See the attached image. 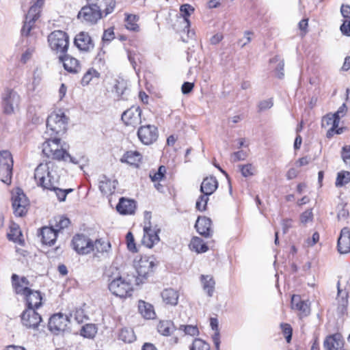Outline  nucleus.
I'll list each match as a JSON object with an SVG mask.
<instances>
[{
	"instance_id": "69168bd1",
	"label": "nucleus",
	"mask_w": 350,
	"mask_h": 350,
	"mask_svg": "<svg viewBox=\"0 0 350 350\" xmlns=\"http://www.w3.org/2000/svg\"><path fill=\"white\" fill-rule=\"evenodd\" d=\"M126 239L127 242V247L130 251L135 252L136 247L134 242V237L131 232H129L126 235Z\"/></svg>"
},
{
	"instance_id": "0eeeda50",
	"label": "nucleus",
	"mask_w": 350,
	"mask_h": 350,
	"mask_svg": "<svg viewBox=\"0 0 350 350\" xmlns=\"http://www.w3.org/2000/svg\"><path fill=\"white\" fill-rule=\"evenodd\" d=\"M31 6L25 16L24 25L21 29L23 36H28L35 22L40 16L41 8L44 4V0H29Z\"/></svg>"
},
{
	"instance_id": "9d476101",
	"label": "nucleus",
	"mask_w": 350,
	"mask_h": 350,
	"mask_svg": "<svg viewBox=\"0 0 350 350\" xmlns=\"http://www.w3.org/2000/svg\"><path fill=\"white\" fill-rule=\"evenodd\" d=\"M103 16L104 13L101 9L87 4L82 7L77 14L78 19L88 25L96 24Z\"/></svg>"
},
{
	"instance_id": "412c9836",
	"label": "nucleus",
	"mask_w": 350,
	"mask_h": 350,
	"mask_svg": "<svg viewBox=\"0 0 350 350\" xmlns=\"http://www.w3.org/2000/svg\"><path fill=\"white\" fill-rule=\"evenodd\" d=\"M324 350H346L344 349V340L340 334L327 336L323 342Z\"/></svg>"
},
{
	"instance_id": "4c0bfd02",
	"label": "nucleus",
	"mask_w": 350,
	"mask_h": 350,
	"mask_svg": "<svg viewBox=\"0 0 350 350\" xmlns=\"http://www.w3.org/2000/svg\"><path fill=\"white\" fill-rule=\"evenodd\" d=\"M189 247L192 250H194L198 253H203L208 250V247L203 242L202 239L197 237H193L191 239Z\"/></svg>"
},
{
	"instance_id": "7ed1b4c3",
	"label": "nucleus",
	"mask_w": 350,
	"mask_h": 350,
	"mask_svg": "<svg viewBox=\"0 0 350 350\" xmlns=\"http://www.w3.org/2000/svg\"><path fill=\"white\" fill-rule=\"evenodd\" d=\"M45 142L42 144V152L49 159L69 161L74 164H77L78 161L72 157L61 144V139L59 137L46 136L44 135Z\"/></svg>"
},
{
	"instance_id": "c03bdc74",
	"label": "nucleus",
	"mask_w": 350,
	"mask_h": 350,
	"mask_svg": "<svg viewBox=\"0 0 350 350\" xmlns=\"http://www.w3.org/2000/svg\"><path fill=\"white\" fill-rule=\"evenodd\" d=\"M69 318L70 319V322L75 321L77 323H82L85 319H87L83 310L81 309L76 310L73 314H70Z\"/></svg>"
},
{
	"instance_id": "a211bd4d",
	"label": "nucleus",
	"mask_w": 350,
	"mask_h": 350,
	"mask_svg": "<svg viewBox=\"0 0 350 350\" xmlns=\"http://www.w3.org/2000/svg\"><path fill=\"white\" fill-rule=\"evenodd\" d=\"M339 118H336L334 114H327L324 116L321 121V126L323 128H327L331 126V128L327 132V137L330 138L335 134H341L342 133V128H338Z\"/></svg>"
},
{
	"instance_id": "72a5a7b5",
	"label": "nucleus",
	"mask_w": 350,
	"mask_h": 350,
	"mask_svg": "<svg viewBox=\"0 0 350 350\" xmlns=\"http://www.w3.org/2000/svg\"><path fill=\"white\" fill-rule=\"evenodd\" d=\"M142 159V154L137 151H127L121 159L122 163L137 166Z\"/></svg>"
},
{
	"instance_id": "9b49d317",
	"label": "nucleus",
	"mask_w": 350,
	"mask_h": 350,
	"mask_svg": "<svg viewBox=\"0 0 350 350\" xmlns=\"http://www.w3.org/2000/svg\"><path fill=\"white\" fill-rule=\"evenodd\" d=\"M137 135L143 144L149 146L157 142L159 137V130L153 124H144L138 128Z\"/></svg>"
},
{
	"instance_id": "20e7f679",
	"label": "nucleus",
	"mask_w": 350,
	"mask_h": 350,
	"mask_svg": "<svg viewBox=\"0 0 350 350\" xmlns=\"http://www.w3.org/2000/svg\"><path fill=\"white\" fill-rule=\"evenodd\" d=\"M68 125V118L64 113L60 114L52 113L46 120V130L44 135L59 137L66 133Z\"/></svg>"
},
{
	"instance_id": "aec40b11",
	"label": "nucleus",
	"mask_w": 350,
	"mask_h": 350,
	"mask_svg": "<svg viewBox=\"0 0 350 350\" xmlns=\"http://www.w3.org/2000/svg\"><path fill=\"white\" fill-rule=\"evenodd\" d=\"M12 282L14 291L18 295L24 297L31 290L29 287L31 286L30 282L24 276L19 278L18 275L14 273L12 275Z\"/></svg>"
},
{
	"instance_id": "6e6d98bb",
	"label": "nucleus",
	"mask_w": 350,
	"mask_h": 350,
	"mask_svg": "<svg viewBox=\"0 0 350 350\" xmlns=\"http://www.w3.org/2000/svg\"><path fill=\"white\" fill-rule=\"evenodd\" d=\"M21 235V232L18 227L11 228L10 232L8 234V239L14 242L18 241L19 237Z\"/></svg>"
},
{
	"instance_id": "ddd939ff",
	"label": "nucleus",
	"mask_w": 350,
	"mask_h": 350,
	"mask_svg": "<svg viewBox=\"0 0 350 350\" xmlns=\"http://www.w3.org/2000/svg\"><path fill=\"white\" fill-rule=\"evenodd\" d=\"M142 112L139 106H132L123 112L121 119L126 126L135 128L142 122Z\"/></svg>"
},
{
	"instance_id": "393cba45",
	"label": "nucleus",
	"mask_w": 350,
	"mask_h": 350,
	"mask_svg": "<svg viewBox=\"0 0 350 350\" xmlns=\"http://www.w3.org/2000/svg\"><path fill=\"white\" fill-rule=\"evenodd\" d=\"M195 227L198 232L204 237L212 234L211 220L206 217H198Z\"/></svg>"
},
{
	"instance_id": "a878e982",
	"label": "nucleus",
	"mask_w": 350,
	"mask_h": 350,
	"mask_svg": "<svg viewBox=\"0 0 350 350\" xmlns=\"http://www.w3.org/2000/svg\"><path fill=\"white\" fill-rule=\"evenodd\" d=\"M26 301L27 308L33 309H38L40 308L42 303V297L38 291L31 289L26 295L24 296Z\"/></svg>"
},
{
	"instance_id": "4468645a",
	"label": "nucleus",
	"mask_w": 350,
	"mask_h": 350,
	"mask_svg": "<svg viewBox=\"0 0 350 350\" xmlns=\"http://www.w3.org/2000/svg\"><path fill=\"white\" fill-rule=\"evenodd\" d=\"M72 245L79 254L84 255L92 252V241L84 234L74 236L72 240Z\"/></svg>"
},
{
	"instance_id": "3c124183",
	"label": "nucleus",
	"mask_w": 350,
	"mask_h": 350,
	"mask_svg": "<svg viewBox=\"0 0 350 350\" xmlns=\"http://www.w3.org/2000/svg\"><path fill=\"white\" fill-rule=\"evenodd\" d=\"M50 190H53L55 191L56 196L61 202L64 201L67 194L72 191V189H61L57 187L56 185H54V188H51Z\"/></svg>"
},
{
	"instance_id": "ea45409f",
	"label": "nucleus",
	"mask_w": 350,
	"mask_h": 350,
	"mask_svg": "<svg viewBox=\"0 0 350 350\" xmlns=\"http://www.w3.org/2000/svg\"><path fill=\"white\" fill-rule=\"evenodd\" d=\"M119 339L124 342L131 343L135 340L134 332L128 328H123L119 333Z\"/></svg>"
},
{
	"instance_id": "37998d69",
	"label": "nucleus",
	"mask_w": 350,
	"mask_h": 350,
	"mask_svg": "<svg viewBox=\"0 0 350 350\" xmlns=\"http://www.w3.org/2000/svg\"><path fill=\"white\" fill-rule=\"evenodd\" d=\"M55 228L56 232L67 228L70 224V219L64 216H58L55 218Z\"/></svg>"
},
{
	"instance_id": "680f3d73",
	"label": "nucleus",
	"mask_w": 350,
	"mask_h": 350,
	"mask_svg": "<svg viewBox=\"0 0 350 350\" xmlns=\"http://www.w3.org/2000/svg\"><path fill=\"white\" fill-rule=\"evenodd\" d=\"M247 157V152L244 150H240L234 152L232 154V160L233 162H237L239 161H243Z\"/></svg>"
},
{
	"instance_id": "5701e85b",
	"label": "nucleus",
	"mask_w": 350,
	"mask_h": 350,
	"mask_svg": "<svg viewBox=\"0 0 350 350\" xmlns=\"http://www.w3.org/2000/svg\"><path fill=\"white\" fill-rule=\"evenodd\" d=\"M291 308L299 312L298 314L300 318L308 316L310 312L308 304L302 300L301 297L297 295H293L291 297Z\"/></svg>"
},
{
	"instance_id": "13d9d810",
	"label": "nucleus",
	"mask_w": 350,
	"mask_h": 350,
	"mask_svg": "<svg viewBox=\"0 0 350 350\" xmlns=\"http://www.w3.org/2000/svg\"><path fill=\"white\" fill-rule=\"evenodd\" d=\"M312 219L313 213L312 209L306 210L300 216V221L304 224H306L309 221H312Z\"/></svg>"
},
{
	"instance_id": "5fc2aeb1",
	"label": "nucleus",
	"mask_w": 350,
	"mask_h": 350,
	"mask_svg": "<svg viewBox=\"0 0 350 350\" xmlns=\"http://www.w3.org/2000/svg\"><path fill=\"white\" fill-rule=\"evenodd\" d=\"M253 35L254 32L252 31H245L244 32V38L240 39L238 42L241 48H243L252 41Z\"/></svg>"
},
{
	"instance_id": "6ab92c4d",
	"label": "nucleus",
	"mask_w": 350,
	"mask_h": 350,
	"mask_svg": "<svg viewBox=\"0 0 350 350\" xmlns=\"http://www.w3.org/2000/svg\"><path fill=\"white\" fill-rule=\"evenodd\" d=\"M75 45L82 51L89 52L94 47V43L88 33L81 31L76 35Z\"/></svg>"
},
{
	"instance_id": "1a4fd4ad",
	"label": "nucleus",
	"mask_w": 350,
	"mask_h": 350,
	"mask_svg": "<svg viewBox=\"0 0 350 350\" xmlns=\"http://www.w3.org/2000/svg\"><path fill=\"white\" fill-rule=\"evenodd\" d=\"M1 98L3 113L8 115L14 113L20 104L19 94L12 89L6 88L1 94Z\"/></svg>"
},
{
	"instance_id": "a18cd8bd",
	"label": "nucleus",
	"mask_w": 350,
	"mask_h": 350,
	"mask_svg": "<svg viewBox=\"0 0 350 350\" xmlns=\"http://www.w3.org/2000/svg\"><path fill=\"white\" fill-rule=\"evenodd\" d=\"M99 73L94 69H90L83 75L81 79V84L83 85H87L90 83L94 77H98Z\"/></svg>"
},
{
	"instance_id": "338daca9",
	"label": "nucleus",
	"mask_w": 350,
	"mask_h": 350,
	"mask_svg": "<svg viewBox=\"0 0 350 350\" xmlns=\"http://www.w3.org/2000/svg\"><path fill=\"white\" fill-rule=\"evenodd\" d=\"M278 62V64L276 67V70L279 72L278 73V77L282 78L284 76V73L281 71L284 70V63L283 60H280L278 57H275L273 59H270V62Z\"/></svg>"
},
{
	"instance_id": "f8f14e48",
	"label": "nucleus",
	"mask_w": 350,
	"mask_h": 350,
	"mask_svg": "<svg viewBox=\"0 0 350 350\" xmlns=\"http://www.w3.org/2000/svg\"><path fill=\"white\" fill-rule=\"evenodd\" d=\"M12 206L15 215L23 217L28 209L29 202L25 194L21 189H17L12 195Z\"/></svg>"
},
{
	"instance_id": "8fccbe9b",
	"label": "nucleus",
	"mask_w": 350,
	"mask_h": 350,
	"mask_svg": "<svg viewBox=\"0 0 350 350\" xmlns=\"http://www.w3.org/2000/svg\"><path fill=\"white\" fill-rule=\"evenodd\" d=\"M280 327L286 342L289 343L291 340L293 334V329L291 325L288 323H281Z\"/></svg>"
},
{
	"instance_id": "dca6fc26",
	"label": "nucleus",
	"mask_w": 350,
	"mask_h": 350,
	"mask_svg": "<svg viewBox=\"0 0 350 350\" xmlns=\"http://www.w3.org/2000/svg\"><path fill=\"white\" fill-rule=\"evenodd\" d=\"M36 309L27 308L21 314L23 324L28 328H36L42 321L41 316L36 311Z\"/></svg>"
},
{
	"instance_id": "bb28decb",
	"label": "nucleus",
	"mask_w": 350,
	"mask_h": 350,
	"mask_svg": "<svg viewBox=\"0 0 350 350\" xmlns=\"http://www.w3.org/2000/svg\"><path fill=\"white\" fill-rule=\"evenodd\" d=\"M136 208L135 202L133 200L121 198L116 206V209L122 215H131L134 213Z\"/></svg>"
},
{
	"instance_id": "473e14b6",
	"label": "nucleus",
	"mask_w": 350,
	"mask_h": 350,
	"mask_svg": "<svg viewBox=\"0 0 350 350\" xmlns=\"http://www.w3.org/2000/svg\"><path fill=\"white\" fill-rule=\"evenodd\" d=\"M161 297L166 304L176 306L178 304V293L173 288H166L161 293Z\"/></svg>"
},
{
	"instance_id": "58836bf2",
	"label": "nucleus",
	"mask_w": 350,
	"mask_h": 350,
	"mask_svg": "<svg viewBox=\"0 0 350 350\" xmlns=\"http://www.w3.org/2000/svg\"><path fill=\"white\" fill-rule=\"evenodd\" d=\"M92 252L96 251L98 253L107 252L111 248L110 243L101 239L92 242Z\"/></svg>"
},
{
	"instance_id": "0e129e2a",
	"label": "nucleus",
	"mask_w": 350,
	"mask_h": 350,
	"mask_svg": "<svg viewBox=\"0 0 350 350\" xmlns=\"http://www.w3.org/2000/svg\"><path fill=\"white\" fill-rule=\"evenodd\" d=\"M165 172V167L164 166H160L158 172H155L153 175H150L152 181L161 180L164 177Z\"/></svg>"
},
{
	"instance_id": "de8ad7c7",
	"label": "nucleus",
	"mask_w": 350,
	"mask_h": 350,
	"mask_svg": "<svg viewBox=\"0 0 350 350\" xmlns=\"http://www.w3.org/2000/svg\"><path fill=\"white\" fill-rule=\"evenodd\" d=\"M209 196L203 193L198 198L196 204V207L198 211H204L206 210Z\"/></svg>"
},
{
	"instance_id": "2eb2a0df",
	"label": "nucleus",
	"mask_w": 350,
	"mask_h": 350,
	"mask_svg": "<svg viewBox=\"0 0 350 350\" xmlns=\"http://www.w3.org/2000/svg\"><path fill=\"white\" fill-rule=\"evenodd\" d=\"M160 231L161 230L157 226H152L149 221L148 225L146 224L144 227V236L142 241L143 245L148 248H151L155 244H157L160 241L159 237Z\"/></svg>"
},
{
	"instance_id": "bf43d9fd",
	"label": "nucleus",
	"mask_w": 350,
	"mask_h": 350,
	"mask_svg": "<svg viewBox=\"0 0 350 350\" xmlns=\"http://www.w3.org/2000/svg\"><path fill=\"white\" fill-rule=\"evenodd\" d=\"M115 38L113 27L108 28L104 31L102 36V40L103 42H111Z\"/></svg>"
},
{
	"instance_id": "b1692460",
	"label": "nucleus",
	"mask_w": 350,
	"mask_h": 350,
	"mask_svg": "<svg viewBox=\"0 0 350 350\" xmlns=\"http://www.w3.org/2000/svg\"><path fill=\"white\" fill-rule=\"evenodd\" d=\"M338 250L340 254L350 252V229L343 228L338 239Z\"/></svg>"
},
{
	"instance_id": "e433bc0d",
	"label": "nucleus",
	"mask_w": 350,
	"mask_h": 350,
	"mask_svg": "<svg viewBox=\"0 0 350 350\" xmlns=\"http://www.w3.org/2000/svg\"><path fill=\"white\" fill-rule=\"evenodd\" d=\"M157 329L159 333L163 336H170L174 330V326L170 321H160L157 325Z\"/></svg>"
},
{
	"instance_id": "f03ea898",
	"label": "nucleus",
	"mask_w": 350,
	"mask_h": 350,
	"mask_svg": "<svg viewBox=\"0 0 350 350\" xmlns=\"http://www.w3.org/2000/svg\"><path fill=\"white\" fill-rule=\"evenodd\" d=\"M57 166L53 161L40 163L35 169L34 178L38 187L44 189L54 188L58 184L59 176L57 172Z\"/></svg>"
},
{
	"instance_id": "4be33fe9",
	"label": "nucleus",
	"mask_w": 350,
	"mask_h": 350,
	"mask_svg": "<svg viewBox=\"0 0 350 350\" xmlns=\"http://www.w3.org/2000/svg\"><path fill=\"white\" fill-rule=\"evenodd\" d=\"M59 61L63 64L64 69L70 73H77L81 70L79 60L69 55H59Z\"/></svg>"
},
{
	"instance_id": "f3484780",
	"label": "nucleus",
	"mask_w": 350,
	"mask_h": 350,
	"mask_svg": "<svg viewBox=\"0 0 350 350\" xmlns=\"http://www.w3.org/2000/svg\"><path fill=\"white\" fill-rule=\"evenodd\" d=\"M70 322L68 316L62 313L53 314L49 321V329L53 332L64 331Z\"/></svg>"
},
{
	"instance_id": "7c9ffc66",
	"label": "nucleus",
	"mask_w": 350,
	"mask_h": 350,
	"mask_svg": "<svg viewBox=\"0 0 350 350\" xmlns=\"http://www.w3.org/2000/svg\"><path fill=\"white\" fill-rule=\"evenodd\" d=\"M200 280L203 290L208 297H211L213 295L215 286V281L213 277L211 275H201Z\"/></svg>"
},
{
	"instance_id": "c85d7f7f",
	"label": "nucleus",
	"mask_w": 350,
	"mask_h": 350,
	"mask_svg": "<svg viewBox=\"0 0 350 350\" xmlns=\"http://www.w3.org/2000/svg\"><path fill=\"white\" fill-rule=\"evenodd\" d=\"M117 184L116 180H112L103 175L99 179V189L104 195H111L115 191Z\"/></svg>"
},
{
	"instance_id": "49530a36",
	"label": "nucleus",
	"mask_w": 350,
	"mask_h": 350,
	"mask_svg": "<svg viewBox=\"0 0 350 350\" xmlns=\"http://www.w3.org/2000/svg\"><path fill=\"white\" fill-rule=\"evenodd\" d=\"M190 350H209V345L202 339L196 338L190 347Z\"/></svg>"
},
{
	"instance_id": "c9c22d12",
	"label": "nucleus",
	"mask_w": 350,
	"mask_h": 350,
	"mask_svg": "<svg viewBox=\"0 0 350 350\" xmlns=\"http://www.w3.org/2000/svg\"><path fill=\"white\" fill-rule=\"evenodd\" d=\"M126 18L124 20L125 27L132 31L137 32L139 31V26L137 23L139 20V16L135 14H125Z\"/></svg>"
},
{
	"instance_id": "423d86ee",
	"label": "nucleus",
	"mask_w": 350,
	"mask_h": 350,
	"mask_svg": "<svg viewBox=\"0 0 350 350\" xmlns=\"http://www.w3.org/2000/svg\"><path fill=\"white\" fill-rule=\"evenodd\" d=\"M48 42L51 49L56 54L66 53L69 46V36L64 31L55 30L48 36Z\"/></svg>"
},
{
	"instance_id": "4d7b16f0",
	"label": "nucleus",
	"mask_w": 350,
	"mask_h": 350,
	"mask_svg": "<svg viewBox=\"0 0 350 350\" xmlns=\"http://www.w3.org/2000/svg\"><path fill=\"white\" fill-rule=\"evenodd\" d=\"M179 329L183 330L186 334L190 336H196L198 334V329L196 326L182 325L180 326Z\"/></svg>"
},
{
	"instance_id": "cd10ccee",
	"label": "nucleus",
	"mask_w": 350,
	"mask_h": 350,
	"mask_svg": "<svg viewBox=\"0 0 350 350\" xmlns=\"http://www.w3.org/2000/svg\"><path fill=\"white\" fill-rule=\"evenodd\" d=\"M86 2L87 5L101 10L102 7L105 5V8L103 10L105 16L112 13L116 7V1L114 0H110L109 2H107L106 0H86Z\"/></svg>"
},
{
	"instance_id": "2f4dec72",
	"label": "nucleus",
	"mask_w": 350,
	"mask_h": 350,
	"mask_svg": "<svg viewBox=\"0 0 350 350\" xmlns=\"http://www.w3.org/2000/svg\"><path fill=\"white\" fill-rule=\"evenodd\" d=\"M57 232L51 227H43L41 229L42 241L45 245H52L57 239Z\"/></svg>"
},
{
	"instance_id": "6e6552de",
	"label": "nucleus",
	"mask_w": 350,
	"mask_h": 350,
	"mask_svg": "<svg viewBox=\"0 0 350 350\" xmlns=\"http://www.w3.org/2000/svg\"><path fill=\"white\" fill-rule=\"evenodd\" d=\"M13 158L8 150L0 151V180L10 184L12 176Z\"/></svg>"
},
{
	"instance_id": "052dcab7",
	"label": "nucleus",
	"mask_w": 350,
	"mask_h": 350,
	"mask_svg": "<svg viewBox=\"0 0 350 350\" xmlns=\"http://www.w3.org/2000/svg\"><path fill=\"white\" fill-rule=\"evenodd\" d=\"M349 215V211L346 208V205L340 204L338 206V219H345Z\"/></svg>"
},
{
	"instance_id": "39448f33",
	"label": "nucleus",
	"mask_w": 350,
	"mask_h": 350,
	"mask_svg": "<svg viewBox=\"0 0 350 350\" xmlns=\"http://www.w3.org/2000/svg\"><path fill=\"white\" fill-rule=\"evenodd\" d=\"M156 266L152 256H137L133 261V267L137 273V283L142 282L143 280L146 279L154 271Z\"/></svg>"
},
{
	"instance_id": "c756f323",
	"label": "nucleus",
	"mask_w": 350,
	"mask_h": 350,
	"mask_svg": "<svg viewBox=\"0 0 350 350\" xmlns=\"http://www.w3.org/2000/svg\"><path fill=\"white\" fill-rule=\"evenodd\" d=\"M218 187V181L214 176L204 178L200 186V191L206 195L213 194Z\"/></svg>"
},
{
	"instance_id": "e2e57ef3",
	"label": "nucleus",
	"mask_w": 350,
	"mask_h": 350,
	"mask_svg": "<svg viewBox=\"0 0 350 350\" xmlns=\"http://www.w3.org/2000/svg\"><path fill=\"white\" fill-rule=\"evenodd\" d=\"M254 167L252 164L241 165V172L244 177H248L254 174Z\"/></svg>"
},
{
	"instance_id": "a19ab883",
	"label": "nucleus",
	"mask_w": 350,
	"mask_h": 350,
	"mask_svg": "<svg viewBox=\"0 0 350 350\" xmlns=\"http://www.w3.org/2000/svg\"><path fill=\"white\" fill-rule=\"evenodd\" d=\"M350 181V172L342 171L338 173L336 180V186L342 187Z\"/></svg>"
},
{
	"instance_id": "864d4df0",
	"label": "nucleus",
	"mask_w": 350,
	"mask_h": 350,
	"mask_svg": "<svg viewBox=\"0 0 350 350\" xmlns=\"http://www.w3.org/2000/svg\"><path fill=\"white\" fill-rule=\"evenodd\" d=\"M273 105L272 98L263 100L259 102L258 105V111L261 112L271 108Z\"/></svg>"
},
{
	"instance_id": "603ef678",
	"label": "nucleus",
	"mask_w": 350,
	"mask_h": 350,
	"mask_svg": "<svg viewBox=\"0 0 350 350\" xmlns=\"http://www.w3.org/2000/svg\"><path fill=\"white\" fill-rule=\"evenodd\" d=\"M348 299L347 296L342 297L341 300L338 301V306L337 308L338 313L340 315H344L347 311Z\"/></svg>"
},
{
	"instance_id": "09e8293b",
	"label": "nucleus",
	"mask_w": 350,
	"mask_h": 350,
	"mask_svg": "<svg viewBox=\"0 0 350 350\" xmlns=\"http://www.w3.org/2000/svg\"><path fill=\"white\" fill-rule=\"evenodd\" d=\"M180 10L183 15L185 21L187 23L186 27H189L190 24L188 20V16L191 14V12L193 11V8L189 4H184L180 6Z\"/></svg>"
},
{
	"instance_id": "79ce46f5",
	"label": "nucleus",
	"mask_w": 350,
	"mask_h": 350,
	"mask_svg": "<svg viewBox=\"0 0 350 350\" xmlns=\"http://www.w3.org/2000/svg\"><path fill=\"white\" fill-rule=\"evenodd\" d=\"M96 332V327L94 325L86 324L85 325L83 326L81 330V334L85 338H92L95 336Z\"/></svg>"
},
{
	"instance_id": "f704fd0d",
	"label": "nucleus",
	"mask_w": 350,
	"mask_h": 350,
	"mask_svg": "<svg viewBox=\"0 0 350 350\" xmlns=\"http://www.w3.org/2000/svg\"><path fill=\"white\" fill-rule=\"evenodd\" d=\"M138 308L142 315L147 319H152L155 317L153 306L144 301H139Z\"/></svg>"
},
{
	"instance_id": "f257e3e1",
	"label": "nucleus",
	"mask_w": 350,
	"mask_h": 350,
	"mask_svg": "<svg viewBox=\"0 0 350 350\" xmlns=\"http://www.w3.org/2000/svg\"><path fill=\"white\" fill-rule=\"evenodd\" d=\"M105 275L107 278L108 288L112 294L122 298L131 295L133 288L131 280L122 277L117 267H110Z\"/></svg>"
},
{
	"instance_id": "774afa93",
	"label": "nucleus",
	"mask_w": 350,
	"mask_h": 350,
	"mask_svg": "<svg viewBox=\"0 0 350 350\" xmlns=\"http://www.w3.org/2000/svg\"><path fill=\"white\" fill-rule=\"evenodd\" d=\"M340 31L344 35L350 36V21H345L340 26Z\"/></svg>"
}]
</instances>
